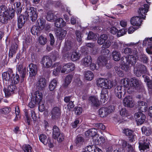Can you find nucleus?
Wrapping results in <instances>:
<instances>
[{"label": "nucleus", "instance_id": "f257e3e1", "mask_svg": "<svg viewBox=\"0 0 152 152\" xmlns=\"http://www.w3.org/2000/svg\"><path fill=\"white\" fill-rule=\"evenodd\" d=\"M139 50L136 48L132 49L126 47L124 49L123 53L125 54L128 55V57H123L121 58L122 64L126 67L129 66L130 64L133 66L136 62V60L139 58Z\"/></svg>", "mask_w": 152, "mask_h": 152}, {"label": "nucleus", "instance_id": "f03ea898", "mask_svg": "<svg viewBox=\"0 0 152 152\" xmlns=\"http://www.w3.org/2000/svg\"><path fill=\"white\" fill-rule=\"evenodd\" d=\"M149 6L147 4H144L143 7L139 9L138 11L139 16L132 17L131 19V23L133 26H140L142 21V19H145V14L148 11Z\"/></svg>", "mask_w": 152, "mask_h": 152}, {"label": "nucleus", "instance_id": "7ed1b4c3", "mask_svg": "<svg viewBox=\"0 0 152 152\" xmlns=\"http://www.w3.org/2000/svg\"><path fill=\"white\" fill-rule=\"evenodd\" d=\"M130 87L127 90L129 93H132L134 89L140 88L141 89L142 91H144L145 88L140 80L136 78L133 77L130 79Z\"/></svg>", "mask_w": 152, "mask_h": 152}, {"label": "nucleus", "instance_id": "20e7f679", "mask_svg": "<svg viewBox=\"0 0 152 152\" xmlns=\"http://www.w3.org/2000/svg\"><path fill=\"white\" fill-rule=\"evenodd\" d=\"M96 85L101 88H103V89H110L113 86V84L111 82L107 80L100 78L97 80L96 81Z\"/></svg>", "mask_w": 152, "mask_h": 152}, {"label": "nucleus", "instance_id": "39448f33", "mask_svg": "<svg viewBox=\"0 0 152 152\" xmlns=\"http://www.w3.org/2000/svg\"><path fill=\"white\" fill-rule=\"evenodd\" d=\"M26 12L28 18L32 21L34 22L36 20L38 15L36 8L33 7H29L26 8Z\"/></svg>", "mask_w": 152, "mask_h": 152}, {"label": "nucleus", "instance_id": "423d86ee", "mask_svg": "<svg viewBox=\"0 0 152 152\" xmlns=\"http://www.w3.org/2000/svg\"><path fill=\"white\" fill-rule=\"evenodd\" d=\"M115 110L113 105L109 106L108 107H102L99 110V114L101 117H105Z\"/></svg>", "mask_w": 152, "mask_h": 152}, {"label": "nucleus", "instance_id": "0eeeda50", "mask_svg": "<svg viewBox=\"0 0 152 152\" xmlns=\"http://www.w3.org/2000/svg\"><path fill=\"white\" fill-rule=\"evenodd\" d=\"M139 148L140 150L144 151L149 148V143L147 138L144 136L140 138L139 142Z\"/></svg>", "mask_w": 152, "mask_h": 152}, {"label": "nucleus", "instance_id": "6e6552de", "mask_svg": "<svg viewBox=\"0 0 152 152\" xmlns=\"http://www.w3.org/2000/svg\"><path fill=\"white\" fill-rule=\"evenodd\" d=\"M15 11L13 8L8 15H0V22L3 23L7 22L9 19H12L15 16Z\"/></svg>", "mask_w": 152, "mask_h": 152}, {"label": "nucleus", "instance_id": "1a4fd4ad", "mask_svg": "<svg viewBox=\"0 0 152 152\" xmlns=\"http://www.w3.org/2000/svg\"><path fill=\"white\" fill-rule=\"evenodd\" d=\"M61 114V108L57 107H54L51 111L52 119L56 120L59 118Z\"/></svg>", "mask_w": 152, "mask_h": 152}, {"label": "nucleus", "instance_id": "9d476101", "mask_svg": "<svg viewBox=\"0 0 152 152\" xmlns=\"http://www.w3.org/2000/svg\"><path fill=\"white\" fill-rule=\"evenodd\" d=\"M16 89V86L12 84L9 86L7 88H4V91L6 97L8 98L11 96L14 93Z\"/></svg>", "mask_w": 152, "mask_h": 152}, {"label": "nucleus", "instance_id": "9b49d317", "mask_svg": "<svg viewBox=\"0 0 152 152\" xmlns=\"http://www.w3.org/2000/svg\"><path fill=\"white\" fill-rule=\"evenodd\" d=\"M41 63L46 68L51 67L52 64V61L51 58L48 56H43L41 61Z\"/></svg>", "mask_w": 152, "mask_h": 152}, {"label": "nucleus", "instance_id": "f8f14e48", "mask_svg": "<svg viewBox=\"0 0 152 152\" xmlns=\"http://www.w3.org/2000/svg\"><path fill=\"white\" fill-rule=\"evenodd\" d=\"M40 141L44 145H48L50 148L53 146V144L51 142V140L49 138H47L46 136L44 134H41L39 137Z\"/></svg>", "mask_w": 152, "mask_h": 152}, {"label": "nucleus", "instance_id": "ddd939ff", "mask_svg": "<svg viewBox=\"0 0 152 152\" xmlns=\"http://www.w3.org/2000/svg\"><path fill=\"white\" fill-rule=\"evenodd\" d=\"M28 72L29 76L33 77L35 76L37 73V67L36 64L33 63H31L28 66Z\"/></svg>", "mask_w": 152, "mask_h": 152}, {"label": "nucleus", "instance_id": "4468645a", "mask_svg": "<svg viewBox=\"0 0 152 152\" xmlns=\"http://www.w3.org/2000/svg\"><path fill=\"white\" fill-rule=\"evenodd\" d=\"M123 132L126 136H129V140L131 142L135 141L136 136L133 131L128 129H124L123 130Z\"/></svg>", "mask_w": 152, "mask_h": 152}, {"label": "nucleus", "instance_id": "2eb2a0df", "mask_svg": "<svg viewBox=\"0 0 152 152\" xmlns=\"http://www.w3.org/2000/svg\"><path fill=\"white\" fill-rule=\"evenodd\" d=\"M32 98V100L39 104L42 99V94L40 91H37L34 92Z\"/></svg>", "mask_w": 152, "mask_h": 152}, {"label": "nucleus", "instance_id": "dca6fc26", "mask_svg": "<svg viewBox=\"0 0 152 152\" xmlns=\"http://www.w3.org/2000/svg\"><path fill=\"white\" fill-rule=\"evenodd\" d=\"M136 121L138 124H142L145 120V116L142 113L139 112L136 113Z\"/></svg>", "mask_w": 152, "mask_h": 152}, {"label": "nucleus", "instance_id": "f3484780", "mask_svg": "<svg viewBox=\"0 0 152 152\" xmlns=\"http://www.w3.org/2000/svg\"><path fill=\"white\" fill-rule=\"evenodd\" d=\"M123 102L125 106L130 107H133L134 104L133 100L130 96L125 97L123 101Z\"/></svg>", "mask_w": 152, "mask_h": 152}, {"label": "nucleus", "instance_id": "a211bd4d", "mask_svg": "<svg viewBox=\"0 0 152 152\" xmlns=\"http://www.w3.org/2000/svg\"><path fill=\"white\" fill-rule=\"evenodd\" d=\"M13 75L12 70L11 69H9L7 72H3L2 74V77L3 80L9 82L11 77Z\"/></svg>", "mask_w": 152, "mask_h": 152}, {"label": "nucleus", "instance_id": "6ab92c4d", "mask_svg": "<svg viewBox=\"0 0 152 152\" xmlns=\"http://www.w3.org/2000/svg\"><path fill=\"white\" fill-rule=\"evenodd\" d=\"M17 68L22 78V79L21 80V82H22L23 81V79L25 77L26 75V69L25 68H23V65L21 64L17 65Z\"/></svg>", "mask_w": 152, "mask_h": 152}, {"label": "nucleus", "instance_id": "aec40b11", "mask_svg": "<svg viewBox=\"0 0 152 152\" xmlns=\"http://www.w3.org/2000/svg\"><path fill=\"white\" fill-rule=\"evenodd\" d=\"M46 81L43 78H40L38 80L37 84V88L40 90H43L46 86Z\"/></svg>", "mask_w": 152, "mask_h": 152}, {"label": "nucleus", "instance_id": "412c9836", "mask_svg": "<svg viewBox=\"0 0 152 152\" xmlns=\"http://www.w3.org/2000/svg\"><path fill=\"white\" fill-rule=\"evenodd\" d=\"M92 59L90 56H87L83 58L82 60V64L83 65L86 67H88L89 65L91 63Z\"/></svg>", "mask_w": 152, "mask_h": 152}, {"label": "nucleus", "instance_id": "4be33fe9", "mask_svg": "<svg viewBox=\"0 0 152 152\" xmlns=\"http://www.w3.org/2000/svg\"><path fill=\"white\" fill-rule=\"evenodd\" d=\"M26 17L23 15H21L19 16L18 21V28H21L23 26L25 22L27 20Z\"/></svg>", "mask_w": 152, "mask_h": 152}, {"label": "nucleus", "instance_id": "5701e85b", "mask_svg": "<svg viewBox=\"0 0 152 152\" xmlns=\"http://www.w3.org/2000/svg\"><path fill=\"white\" fill-rule=\"evenodd\" d=\"M66 33L67 32L66 30L61 29H57L56 30V34L60 40H61L64 38Z\"/></svg>", "mask_w": 152, "mask_h": 152}, {"label": "nucleus", "instance_id": "b1692460", "mask_svg": "<svg viewBox=\"0 0 152 152\" xmlns=\"http://www.w3.org/2000/svg\"><path fill=\"white\" fill-rule=\"evenodd\" d=\"M97 63L98 66H99L106 65L107 63V58L106 57V56H100L98 58Z\"/></svg>", "mask_w": 152, "mask_h": 152}, {"label": "nucleus", "instance_id": "393cba45", "mask_svg": "<svg viewBox=\"0 0 152 152\" xmlns=\"http://www.w3.org/2000/svg\"><path fill=\"white\" fill-rule=\"evenodd\" d=\"M108 91L107 89H102L101 93V101L104 103L107 100V96L108 95Z\"/></svg>", "mask_w": 152, "mask_h": 152}, {"label": "nucleus", "instance_id": "a878e982", "mask_svg": "<svg viewBox=\"0 0 152 152\" xmlns=\"http://www.w3.org/2000/svg\"><path fill=\"white\" fill-rule=\"evenodd\" d=\"M123 86H117L115 89V93L116 96L119 99H121L123 95L122 92Z\"/></svg>", "mask_w": 152, "mask_h": 152}, {"label": "nucleus", "instance_id": "bb28decb", "mask_svg": "<svg viewBox=\"0 0 152 152\" xmlns=\"http://www.w3.org/2000/svg\"><path fill=\"white\" fill-rule=\"evenodd\" d=\"M89 102L92 106L98 107L99 105V102L97 97L95 96H91L89 99Z\"/></svg>", "mask_w": 152, "mask_h": 152}, {"label": "nucleus", "instance_id": "cd10ccee", "mask_svg": "<svg viewBox=\"0 0 152 152\" xmlns=\"http://www.w3.org/2000/svg\"><path fill=\"white\" fill-rule=\"evenodd\" d=\"M87 152H102L99 148L96 147L94 145H88L86 148Z\"/></svg>", "mask_w": 152, "mask_h": 152}, {"label": "nucleus", "instance_id": "c85d7f7f", "mask_svg": "<svg viewBox=\"0 0 152 152\" xmlns=\"http://www.w3.org/2000/svg\"><path fill=\"white\" fill-rule=\"evenodd\" d=\"M66 23L63 19L61 18L57 19L56 21L55 26L58 28L63 27L66 26Z\"/></svg>", "mask_w": 152, "mask_h": 152}, {"label": "nucleus", "instance_id": "c756f323", "mask_svg": "<svg viewBox=\"0 0 152 152\" xmlns=\"http://www.w3.org/2000/svg\"><path fill=\"white\" fill-rule=\"evenodd\" d=\"M137 106L140 111L142 112H145L148 109L146 107V103L142 101H138Z\"/></svg>", "mask_w": 152, "mask_h": 152}, {"label": "nucleus", "instance_id": "7c9ffc66", "mask_svg": "<svg viewBox=\"0 0 152 152\" xmlns=\"http://www.w3.org/2000/svg\"><path fill=\"white\" fill-rule=\"evenodd\" d=\"M20 81V78L19 75L17 74L13 73L12 76L11 77L10 83H11L12 84L15 85L18 84Z\"/></svg>", "mask_w": 152, "mask_h": 152}, {"label": "nucleus", "instance_id": "2f4dec72", "mask_svg": "<svg viewBox=\"0 0 152 152\" xmlns=\"http://www.w3.org/2000/svg\"><path fill=\"white\" fill-rule=\"evenodd\" d=\"M84 141V138L81 136H77L75 138V142L76 145L77 147H80L83 145Z\"/></svg>", "mask_w": 152, "mask_h": 152}, {"label": "nucleus", "instance_id": "473e14b6", "mask_svg": "<svg viewBox=\"0 0 152 152\" xmlns=\"http://www.w3.org/2000/svg\"><path fill=\"white\" fill-rule=\"evenodd\" d=\"M97 133V130L95 128L90 129L85 132V135L87 137H94L96 135Z\"/></svg>", "mask_w": 152, "mask_h": 152}, {"label": "nucleus", "instance_id": "72a5a7b5", "mask_svg": "<svg viewBox=\"0 0 152 152\" xmlns=\"http://www.w3.org/2000/svg\"><path fill=\"white\" fill-rule=\"evenodd\" d=\"M45 24V20L43 18H40L37 20V26L41 30L44 28Z\"/></svg>", "mask_w": 152, "mask_h": 152}, {"label": "nucleus", "instance_id": "f704fd0d", "mask_svg": "<svg viewBox=\"0 0 152 152\" xmlns=\"http://www.w3.org/2000/svg\"><path fill=\"white\" fill-rule=\"evenodd\" d=\"M112 55L114 60L115 61L119 60L121 56L120 53L116 50H114L113 52Z\"/></svg>", "mask_w": 152, "mask_h": 152}, {"label": "nucleus", "instance_id": "c9c22d12", "mask_svg": "<svg viewBox=\"0 0 152 152\" xmlns=\"http://www.w3.org/2000/svg\"><path fill=\"white\" fill-rule=\"evenodd\" d=\"M85 78L87 80L91 81L94 77V75L93 73L91 71H85L84 74Z\"/></svg>", "mask_w": 152, "mask_h": 152}, {"label": "nucleus", "instance_id": "e433bc0d", "mask_svg": "<svg viewBox=\"0 0 152 152\" xmlns=\"http://www.w3.org/2000/svg\"><path fill=\"white\" fill-rule=\"evenodd\" d=\"M108 37L107 35L103 34L98 38L97 42L99 45H102L107 40Z\"/></svg>", "mask_w": 152, "mask_h": 152}, {"label": "nucleus", "instance_id": "4c0bfd02", "mask_svg": "<svg viewBox=\"0 0 152 152\" xmlns=\"http://www.w3.org/2000/svg\"><path fill=\"white\" fill-rule=\"evenodd\" d=\"M57 84L56 79H53L50 82L49 85V89L50 91H53L56 88Z\"/></svg>", "mask_w": 152, "mask_h": 152}, {"label": "nucleus", "instance_id": "58836bf2", "mask_svg": "<svg viewBox=\"0 0 152 152\" xmlns=\"http://www.w3.org/2000/svg\"><path fill=\"white\" fill-rule=\"evenodd\" d=\"M53 137L54 139H57V136L60 133V130L56 126H54L53 127Z\"/></svg>", "mask_w": 152, "mask_h": 152}, {"label": "nucleus", "instance_id": "ea45409f", "mask_svg": "<svg viewBox=\"0 0 152 152\" xmlns=\"http://www.w3.org/2000/svg\"><path fill=\"white\" fill-rule=\"evenodd\" d=\"M141 130L142 132L147 136H149L151 134V129L148 127L143 126Z\"/></svg>", "mask_w": 152, "mask_h": 152}, {"label": "nucleus", "instance_id": "a19ab883", "mask_svg": "<svg viewBox=\"0 0 152 152\" xmlns=\"http://www.w3.org/2000/svg\"><path fill=\"white\" fill-rule=\"evenodd\" d=\"M130 79L126 78L122 80L121 82L124 87L128 88L130 87Z\"/></svg>", "mask_w": 152, "mask_h": 152}, {"label": "nucleus", "instance_id": "79ce46f5", "mask_svg": "<svg viewBox=\"0 0 152 152\" xmlns=\"http://www.w3.org/2000/svg\"><path fill=\"white\" fill-rule=\"evenodd\" d=\"M4 5L0 7V15H8L10 14V11H8Z\"/></svg>", "mask_w": 152, "mask_h": 152}, {"label": "nucleus", "instance_id": "37998d69", "mask_svg": "<svg viewBox=\"0 0 152 152\" xmlns=\"http://www.w3.org/2000/svg\"><path fill=\"white\" fill-rule=\"evenodd\" d=\"M15 4H16L15 8L16 10V12L18 15L20 14L22 11V6L20 2H16Z\"/></svg>", "mask_w": 152, "mask_h": 152}, {"label": "nucleus", "instance_id": "c03bdc74", "mask_svg": "<svg viewBox=\"0 0 152 152\" xmlns=\"http://www.w3.org/2000/svg\"><path fill=\"white\" fill-rule=\"evenodd\" d=\"M80 54L77 52H73L71 56V58L72 61H75L79 59Z\"/></svg>", "mask_w": 152, "mask_h": 152}, {"label": "nucleus", "instance_id": "a18cd8bd", "mask_svg": "<svg viewBox=\"0 0 152 152\" xmlns=\"http://www.w3.org/2000/svg\"><path fill=\"white\" fill-rule=\"evenodd\" d=\"M41 30L37 26H34L31 28V31L33 34L35 35L37 34L39 31Z\"/></svg>", "mask_w": 152, "mask_h": 152}, {"label": "nucleus", "instance_id": "49530a36", "mask_svg": "<svg viewBox=\"0 0 152 152\" xmlns=\"http://www.w3.org/2000/svg\"><path fill=\"white\" fill-rule=\"evenodd\" d=\"M73 76L72 75H68L66 77L65 80L64 86L65 87L67 86L71 83L72 78Z\"/></svg>", "mask_w": 152, "mask_h": 152}, {"label": "nucleus", "instance_id": "de8ad7c7", "mask_svg": "<svg viewBox=\"0 0 152 152\" xmlns=\"http://www.w3.org/2000/svg\"><path fill=\"white\" fill-rule=\"evenodd\" d=\"M22 149L24 152H32V148L28 144H25L22 146Z\"/></svg>", "mask_w": 152, "mask_h": 152}, {"label": "nucleus", "instance_id": "09e8293b", "mask_svg": "<svg viewBox=\"0 0 152 152\" xmlns=\"http://www.w3.org/2000/svg\"><path fill=\"white\" fill-rule=\"evenodd\" d=\"M135 66L137 67L139 69V70H140L142 73L146 72L147 68L145 66L143 65L138 64L137 65H136Z\"/></svg>", "mask_w": 152, "mask_h": 152}, {"label": "nucleus", "instance_id": "8fccbe9b", "mask_svg": "<svg viewBox=\"0 0 152 152\" xmlns=\"http://www.w3.org/2000/svg\"><path fill=\"white\" fill-rule=\"evenodd\" d=\"M39 43L41 45H44L47 42V39L42 36H39Z\"/></svg>", "mask_w": 152, "mask_h": 152}, {"label": "nucleus", "instance_id": "3c124183", "mask_svg": "<svg viewBox=\"0 0 152 152\" xmlns=\"http://www.w3.org/2000/svg\"><path fill=\"white\" fill-rule=\"evenodd\" d=\"M24 112L26 118V122L27 123L28 125H29L30 124V122L31 120V118L28 116V110L26 109L24 110Z\"/></svg>", "mask_w": 152, "mask_h": 152}, {"label": "nucleus", "instance_id": "603ef678", "mask_svg": "<svg viewBox=\"0 0 152 152\" xmlns=\"http://www.w3.org/2000/svg\"><path fill=\"white\" fill-rule=\"evenodd\" d=\"M72 47V45L71 43L69 42H67L65 43L63 50L65 51H67L71 50Z\"/></svg>", "mask_w": 152, "mask_h": 152}, {"label": "nucleus", "instance_id": "864d4df0", "mask_svg": "<svg viewBox=\"0 0 152 152\" xmlns=\"http://www.w3.org/2000/svg\"><path fill=\"white\" fill-rule=\"evenodd\" d=\"M110 52V51L107 49L105 48L103 49L102 48L101 50L102 54L101 56H106V57L107 58Z\"/></svg>", "mask_w": 152, "mask_h": 152}, {"label": "nucleus", "instance_id": "5fc2aeb1", "mask_svg": "<svg viewBox=\"0 0 152 152\" xmlns=\"http://www.w3.org/2000/svg\"><path fill=\"white\" fill-rule=\"evenodd\" d=\"M11 111V109L9 107H5L0 110V112L2 114H7Z\"/></svg>", "mask_w": 152, "mask_h": 152}, {"label": "nucleus", "instance_id": "6e6d98bb", "mask_svg": "<svg viewBox=\"0 0 152 152\" xmlns=\"http://www.w3.org/2000/svg\"><path fill=\"white\" fill-rule=\"evenodd\" d=\"M134 74L137 77H140L142 74V73L140 70H139L138 68L135 66L134 67Z\"/></svg>", "mask_w": 152, "mask_h": 152}, {"label": "nucleus", "instance_id": "4d7b16f0", "mask_svg": "<svg viewBox=\"0 0 152 152\" xmlns=\"http://www.w3.org/2000/svg\"><path fill=\"white\" fill-rule=\"evenodd\" d=\"M75 113L77 115H80L83 111V109L81 107H75L74 108Z\"/></svg>", "mask_w": 152, "mask_h": 152}, {"label": "nucleus", "instance_id": "13d9d810", "mask_svg": "<svg viewBox=\"0 0 152 152\" xmlns=\"http://www.w3.org/2000/svg\"><path fill=\"white\" fill-rule=\"evenodd\" d=\"M68 71L69 72L73 71L75 68V66L74 64L72 63H68Z\"/></svg>", "mask_w": 152, "mask_h": 152}, {"label": "nucleus", "instance_id": "bf43d9fd", "mask_svg": "<svg viewBox=\"0 0 152 152\" xmlns=\"http://www.w3.org/2000/svg\"><path fill=\"white\" fill-rule=\"evenodd\" d=\"M61 69V66L59 65L56 69H55L53 72V74L55 76H57L59 73Z\"/></svg>", "mask_w": 152, "mask_h": 152}, {"label": "nucleus", "instance_id": "052dcab7", "mask_svg": "<svg viewBox=\"0 0 152 152\" xmlns=\"http://www.w3.org/2000/svg\"><path fill=\"white\" fill-rule=\"evenodd\" d=\"M140 59H141V61L145 63H147L148 60V57L144 54H141L140 56Z\"/></svg>", "mask_w": 152, "mask_h": 152}, {"label": "nucleus", "instance_id": "680f3d73", "mask_svg": "<svg viewBox=\"0 0 152 152\" xmlns=\"http://www.w3.org/2000/svg\"><path fill=\"white\" fill-rule=\"evenodd\" d=\"M46 18L48 20L51 21L54 18L53 14V13L48 12L47 13L46 16Z\"/></svg>", "mask_w": 152, "mask_h": 152}, {"label": "nucleus", "instance_id": "e2e57ef3", "mask_svg": "<svg viewBox=\"0 0 152 152\" xmlns=\"http://www.w3.org/2000/svg\"><path fill=\"white\" fill-rule=\"evenodd\" d=\"M115 69L116 71V73L120 77H122L123 76V73L120 70V68L119 67L116 66L115 67Z\"/></svg>", "mask_w": 152, "mask_h": 152}, {"label": "nucleus", "instance_id": "0e129e2a", "mask_svg": "<svg viewBox=\"0 0 152 152\" xmlns=\"http://www.w3.org/2000/svg\"><path fill=\"white\" fill-rule=\"evenodd\" d=\"M96 38V35L92 32H89L87 38L88 39H92Z\"/></svg>", "mask_w": 152, "mask_h": 152}, {"label": "nucleus", "instance_id": "69168bd1", "mask_svg": "<svg viewBox=\"0 0 152 152\" xmlns=\"http://www.w3.org/2000/svg\"><path fill=\"white\" fill-rule=\"evenodd\" d=\"M54 92L52 91L51 95L49 94L48 96V100L49 102L51 103L53 102L54 101Z\"/></svg>", "mask_w": 152, "mask_h": 152}, {"label": "nucleus", "instance_id": "338daca9", "mask_svg": "<svg viewBox=\"0 0 152 152\" xmlns=\"http://www.w3.org/2000/svg\"><path fill=\"white\" fill-rule=\"evenodd\" d=\"M149 91V94L151 95H152V81L148 82L147 83Z\"/></svg>", "mask_w": 152, "mask_h": 152}, {"label": "nucleus", "instance_id": "774afa93", "mask_svg": "<svg viewBox=\"0 0 152 152\" xmlns=\"http://www.w3.org/2000/svg\"><path fill=\"white\" fill-rule=\"evenodd\" d=\"M76 34L77 37V40L79 42H80L82 39L81 34L79 31H77L76 32Z\"/></svg>", "mask_w": 152, "mask_h": 152}]
</instances>
